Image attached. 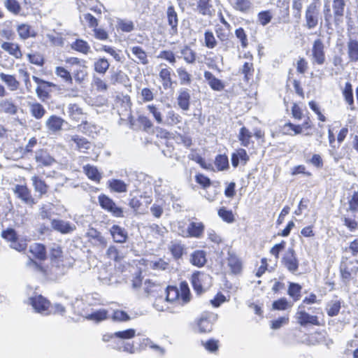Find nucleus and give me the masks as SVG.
I'll return each mask as SVG.
<instances>
[{
    "instance_id": "61",
    "label": "nucleus",
    "mask_w": 358,
    "mask_h": 358,
    "mask_svg": "<svg viewBox=\"0 0 358 358\" xmlns=\"http://www.w3.org/2000/svg\"><path fill=\"white\" fill-rule=\"evenodd\" d=\"M218 215L226 222L232 223L234 221V216L232 211L227 210L224 207L219 209Z\"/></svg>"
},
{
    "instance_id": "57",
    "label": "nucleus",
    "mask_w": 358,
    "mask_h": 358,
    "mask_svg": "<svg viewBox=\"0 0 358 358\" xmlns=\"http://www.w3.org/2000/svg\"><path fill=\"white\" fill-rule=\"evenodd\" d=\"M4 6L15 15L19 14L21 10V6L16 0H5Z\"/></svg>"
},
{
    "instance_id": "8",
    "label": "nucleus",
    "mask_w": 358,
    "mask_h": 358,
    "mask_svg": "<svg viewBox=\"0 0 358 358\" xmlns=\"http://www.w3.org/2000/svg\"><path fill=\"white\" fill-rule=\"evenodd\" d=\"M29 304L33 307L35 312L43 315H50V303L41 295H37L29 298Z\"/></svg>"
},
{
    "instance_id": "1",
    "label": "nucleus",
    "mask_w": 358,
    "mask_h": 358,
    "mask_svg": "<svg viewBox=\"0 0 358 358\" xmlns=\"http://www.w3.org/2000/svg\"><path fill=\"white\" fill-rule=\"evenodd\" d=\"M190 291L186 282H181L180 289L169 286L166 290V301L169 303L176 302L184 305L190 301Z\"/></svg>"
},
{
    "instance_id": "52",
    "label": "nucleus",
    "mask_w": 358,
    "mask_h": 358,
    "mask_svg": "<svg viewBox=\"0 0 358 358\" xmlns=\"http://www.w3.org/2000/svg\"><path fill=\"white\" fill-rule=\"evenodd\" d=\"M55 73L57 76L62 78L65 83H72L73 82V77L71 74L70 71H68L66 69L62 66H57L55 68Z\"/></svg>"
},
{
    "instance_id": "41",
    "label": "nucleus",
    "mask_w": 358,
    "mask_h": 358,
    "mask_svg": "<svg viewBox=\"0 0 358 358\" xmlns=\"http://www.w3.org/2000/svg\"><path fill=\"white\" fill-rule=\"evenodd\" d=\"M85 317L88 320L99 322L107 319L108 311L106 309L101 308L85 315Z\"/></svg>"
},
{
    "instance_id": "3",
    "label": "nucleus",
    "mask_w": 358,
    "mask_h": 358,
    "mask_svg": "<svg viewBox=\"0 0 358 358\" xmlns=\"http://www.w3.org/2000/svg\"><path fill=\"white\" fill-rule=\"evenodd\" d=\"M357 263L345 259L342 261L340 266V273L342 282L345 285H349L350 280L358 273Z\"/></svg>"
},
{
    "instance_id": "19",
    "label": "nucleus",
    "mask_w": 358,
    "mask_h": 358,
    "mask_svg": "<svg viewBox=\"0 0 358 358\" xmlns=\"http://www.w3.org/2000/svg\"><path fill=\"white\" fill-rule=\"evenodd\" d=\"M1 48L17 59H20L22 57V52L20 50V46L16 43L3 42L1 44Z\"/></svg>"
},
{
    "instance_id": "40",
    "label": "nucleus",
    "mask_w": 358,
    "mask_h": 358,
    "mask_svg": "<svg viewBox=\"0 0 358 358\" xmlns=\"http://www.w3.org/2000/svg\"><path fill=\"white\" fill-rule=\"evenodd\" d=\"M110 63L105 57H100L97 59L94 63V71L100 74H105L108 70Z\"/></svg>"
},
{
    "instance_id": "50",
    "label": "nucleus",
    "mask_w": 358,
    "mask_h": 358,
    "mask_svg": "<svg viewBox=\"0 0 358 358\" xmlns=\"http://www.w3.org/2000/svg\"><path fill=\"white\" fill-rule=\"evenodd\" d=\"M180 54L183 58V59L187 63V64H194L196 61V55L194 51H193L188 46L184 47L181 51Z\"/></svg>"
},
{
    "instance_id": "21",
    "label": "nucleus",
    "mask_w": 358,
    "mask_h": 358,
    "mask_svg": "<svg viewBox=\"0 0 358 358\" xmlns=\"http://www.w3.org/2000/svg\"><path fill=\"white\" fill-rule=\"evenodd\" d=\"M110 233L116 243H124L128 238L127 231L118 225H113L110 229Z\"/></svg>"
},
{
    "instance_id": "58",
    "label": "nucleus",
    "mask_w": 358,
    "mask_h": 358,
    "mask_svg": "<svg viewBox=\"0 0 358 358\" xmlns=\"http://www.w3.org/2000/svg\"><path fill=\"white\" fill-rule=\"evenodd\" d=\"M95 2V0H76L78 9L80 12H83L87 9L96 11V10L94 8V4Z\"/></svg>"
},
{
    "instance_id": "27",
    "label": "nucleus",
    "mask_w": 358,
    "mask_h": 358,
    "mask_svg": "<svg viewBox=\"0 0 358 358\" xmlns=\"http://www.w3.org/2000/svg\"><path fill=\"white\" fill-rule=\"evenodd\" d=\"M83 172L89 179L96 182H99L102 176L98 169L92 165L87 164L83 166Z\"/></svg>"
},
{
    "instance_id": "43",
    "label": "nucleus",
    "mask_w": 358,
    "mask_h": 358,
    "mask_svg": "<svg viewBox=\"0 0 358 358\" xmlns=\"http://www.w3.org/2000/svg\"><path fill=\"white\" fill-rule=\"evenodd\" d=\"M345 6L344 0H333L332 7L336 21L340 20L343 16Z\"/></svg>"
},
{
    "instance_id": "9",
    "label": "nucleus",
    "mask_w": 358,
    "mask_h": 358,
    "mask_svg": "<svg viewBox=\"0 0 358 358\" xmlns=\"http://www.w3.org/2000/svg\"><path fill=\"white\" fill-rule=\"evenodd\" d=\"M295 318L298 324L301 326L305 327L308 324L320 326V323L318 317L316 315H312L304 310L303 304L298 307L297 311L295 315Z\"/></svg>"
},
{
    "instance_id": "60",
    "label": "nucleus",
    "mask_w": 358,
    "mask_h": 358,
    "mask_svg": "<svg viewBox=\"0 0 358 358\" xmlns=\"http://www.w3.org/2000/svg\"><path fill=\"white\" fill-rule=\"evenodd\" d=\"M98 201L101 207L106 211H108L115 203L112 199L105 194H100L98 196Z\"/></svg>"
},
{
    "instance_id": "15",
    "label": "nucleus",
    "mask_w": 358,
    "mask_h": 358,
    "mask_svg": "<svg viewBox=\"0 0 358 358\" xmlns=\"http://www.w3.org/2000/svg\"><path fill=\"white\" fill-rule=\"evenodd\" d=\"M204 231V224L201 222H192L186 231L182 233L184 237L200 238Z\"/></svg>"
},
{
    "instance_id": "17",
    "label": "nucleus",
    "mask_w": 358,
    "mask_h": 358,
    "mask_svg": "<svg viewBox=\"0 0 358 358\" xmlns=\"http://www.w3.org/2000/svg\"><path fill=\"white\" fill-rule=\"evenodd\" d=\"M56 260L58 263L51 262V264L55 269V273L57 275H64L73 264L72 260L66 257L56 259Z\"/></svg>"
},
{
    "instance_id": "48",
    "label": "nucleus",
    "mask_w": 358,
    "mask_h": 358,
    "mask_svg": "<svg viewBox=\"0 0 358 358\" xmlns=\"http://www.w3.org/2000/svg\"><path fill=\"white\" fill-rule=\"evenodd\" d=\"M282 132L286 135L290 136L299 134L302 132V126L288 122L282 127Z\"/></svg>"
},
{
    "instance_id": "23",
    "label": "nucleus",
    "mask_w": 358,
    "mask_h": 358,
    "mask_svg": "<svg viewBox=\"0 0 358 358\" xmlns=\"http://www.w3.org/2000/svg\"><path fill=\"white\" fill-rule=\"evenodd\" d=\"M64 123V120L62 117L53 115L46 120L45 125L48 130L55 133L62 130Z\"/></svg>"
},
{
    "instance_id": "53",
    "label": "nucleus",
    "mask_w": 358,
    "mask_h": 358,
    "mask_svg": "<svg viewBox=\"0 0 358 358\" xmlns=\"http://www.w3.org/2000/svg\"><path fill=\"white\" fill-rule=\"evenodd\" d=\"M106 255L108 258L113 259L115 262H120L124 258L122 252H121L115 245H110L108 248Z\"/></svg>"
},
{
    "instance_id": "46",
    "label": "nucleus",
    "mask_w": 358,
    "mask_h": 358,
    "mask_svg": "<svg viewBox=\"0 0 358 358\" xmlns=\"http://www.w3.org/2000/svg\"><path fill=\"white\" fill-rule=\"evenodd\" d=\"M181 120L180 116L175 113L174 110H170L167 111L165 119L163 120V124L168 126H173L178 124Z\"/></svg>"
},
{
    "instance_id": "31",
    "label": "nucleus",
    "mask_w": 358,
    "mask_h": 358,
    "mask_svg": "<svg viewBox=\"0 0 358 358\" xmlns=\"http://www.w3.org/2000/svg\"><path fill=\"white\" fill-rule=\"evenodd\" d=\"M108 187L111 191L117 193H124L127 192L128 185L123 180L118 179H111L108 181Z\"/></svg>"
},
{
    "instance_id": "49",
    "label": "nucleus",
    "mask_w": 358,
    "mask_h": 358,
    "mask_svg": "<svg viewBox=\"0 0 358 358\" xmlns=\"http://www.w3.org/2000/svg\"><path fill=\"white\" fill-rule=\"evenodd\" d=\"M100 50L103 51L111 55L116 62H122V55L121 54L122 51L120 50H117L113 47L104 45L101 46Z\"/></svg>"
},
{
    "instance_id": "28",
    "label": "nucleus",
    "mask_w": 358,
    "mask_h": 358,
    "mask_svg": "<svg viewBox=\"0 0 358 358\" xmlns=\"http://www.w3.org/2000/svg\"><path fill=\"white\" fill-rule=\"evenodd\" d=\"M31 180L35 192L39 193L40 196L47 193L48 186L41 178L34 175L31 178Z\"/></svg>"
},
{
    "instance_id": "36",
    "label": "nucleus",
    "mask_w": 358,
    "mask_h": 358,
    "mask_svg": "<svg viewBox=\"0 0 358 358\" xmlns=\"http://www.w3.org/2000/svg\"><path fill=\"white\" fill-rule=\"evenodd\" d=\"M241 160L244 163H246L249 160V157L247 152L242 148L236 150V152L231 155V164L234 167H237L239 164V161Z\"/></svg>"
},
{
    "instance_id": "7",
    "label": "nucleus",
    "mask_w": 358,
    "mask_h": 358,
    "mask_svg": "<svg viewBox=\"0 0 358 358\" xmlns=\"http://www.w3.org/2000/svg\"><path fill=\"white\" fill-rule=\"evenodd\" d=\"M325 46L320 38L315 39L311 48V60L313 64L322 65L326 61Z\"/></svg>"
},
{
    "instance_id": "18",
    "label": "nucleus",
    "mask_w": 358,
    "mask_h": 358,
    "mask_svg": "<svg viewBox=\"0 0 358 358\" xmlns=\"http://www.w3.org/2000/svg\"><path fill=\"white\" fill-rule=\"evenodd\" d=\"M166 17L168 24L171 27L169 31L170 34L171 35L176 34L178 33V14L172 5L169 6L167 8Z\"/></svg>"
},
{
    "instance_id": "12",
    "label": "nucleus",
    "mask_w": 358,
    "mask_h": 358,
    "mask_svg": "<svg viewBox=\"0 0 358 358\" xmlns=\"http://www.w3.org/2000/svg\"><path fill=\"white\" fill-rule=\"evenodd\" d=\"M51 227L54 230H55L62 234L72 233L76 229V227L74 224H73L69 221H66L64 220H59V219L52 220H51Z\"/></svg>"
},
{
    "instance_id": "30",
    "label": "nucleus",
    "mask_w": 358,
    "mask_h": 358,
    "mask_svg": "<svg viewBox=\"0 0 358 358\" xmlns=\"http://www.w3.org/2000/svg\"><path fill=\"white\" fill-rule=\"evenodd\" d=\"M169 250L175 259L180 258L185 252V248L179 241H172L169 245Z\"/></svg>"
},
{
    "instance_id": "16",
    "label": "nucleus",
    "mask_w": 358,
    "mask_h": 358,
    "mask_svg": "<svg viewBox=\"0 0 358 358\" xmlns=\"http://www.w3.org/2000/svg\"><path fill=\"white\" fill-rule=\"evenodd\" d=\"M227 264L231 273L238 274L241 272L242 262L234 252H228Z\"/></svg>"
},
{
    "instance_id": "14",
    "label": "nucleus",
    "mask_w": 358,
    "mask_h": 358,
    "mask_svg": "<svg viewBox=\"0 0 358 358\" xmlns=\"http://www.w3.org/2000/svg\"><path fill=\"white\" fill-rule=\"evenodd\" d=\"M66 113L71 120L76 122L86 123L85 114L83 109L76 103H69L66 106Z\"/></svg>"
},
{
    "instance_id": "56",
    "label": "nucleus",
    "mask_w": 358,
    "mask_h": 358,
    "mask_svg": "<svg viewBox=\"0 0 358 358\" xmlns=\"http://www.w3.org/2000/svg\"><path fill=\"white\" fill-rule=\"evenodd\" d=\"M181 85H189L191 83V75L183 67H179L176 70Z\"/></svg>"
},
{
    "instance_id": "37",
    "label": "nucleus",
    "mask_w": 358,
    "mask_h": 358,
    "mask_svg": "<svg viewBox=\"0 0 358 358\" xmlns=\"http://www.w3.org/2000/svg\"><path fill=\"white\" fill-rule=\"evenodd\" d=\"M190 262L198 267L203 266L206 262V252L203 250L194 252L191 255Z\"/></svg>"
},
{
    "instance_id": "35",
    "label": "nucleus",
    "mask_w": 358,
    "mask_h": 358,
    "mask_svg": "<svg viewBox=\"0 0 358 358\" xmlns=\"http://www.w3.org/2000/svg\"><path fill=\"white\" fill-rule=\"evenodd\" d=\"M86 235L88 238L94 240L96 244L106 247L107 245V241L101 234L94 228H90L87 230Z\"/></svg>"
},
{
    "instance_id": "63",
    "label": "nucleus",
    "mask_w": 358,
    "mask_h": 358,
    "mask_svg": "<svg viewBox=\"0 0 358 358\" xmlns=\"http://www.w3.org/2000/svg\"><path fill=\"white\" fill-rule=\"evenodd\" d=\"M205 45L210 49L214 48L217 45V41L210 31H206L204 34Z\"/></svg>"
},
{
    "instance_id": "44",
    "label": "nucleus",
    "mask_w": 358,
    "mask_h": 358,
    "mask_svg": "<svg viewBox=\"0 0 358 358\" xmlns=\"http://www.w3.org/2000/svg\"><path fill=\"white\" fill-rule=\"evenodd\" d=\"M197 8L199 12L203 15L211 16L213 15V9L210 0H199Z\"/></svg>"
},
{
    "instance_id": "22",
    "label": "nucleus",
    "mask_w": 358,
    "mask_h": 358,
    "mask_svg": "<svg viewBox=\"0 0 358 358\" xmlns=\"http://www.w3.org/2000/svg\"><path fill=\"white\" fill-rule=\"evenodd\" d=\"M131 53L136 57V59L132 60L136 64L146 65L149 63L147 52L140 46H133L130 48Z\"/></svg>"
},
{
    "instance_id": "62",
    "label": "nucleus",
    "mask_w": 358,
    "mask_h": 358,
    "mask_svg": "<svg viewBox=\"0 0 358 358\" xmlns=\"http://www.w3.org/2000/svg\"><path fill=\"white\" fill-rule=\"evenodd\" d=\"M215 164L219 171L225 170L229 167L228 157L226 155H218L215 158Z\"/></svg>"
},
{
    "instance_id": "55",
    "label": "nucleus",
    "mask_w": 358,
    "mask_h": 358,
    "mask_svg": "<svg viewBox=\"0 0 358 358\" xmlns=\"http://www.w3.org/2000/svg\"><path fill=\"white\" fill-rule=\"evenodd\" d=\"M301 286L297 283L290 282L288 288V294L294 299L298 301L301 296Z\"/></svg>"
},
{
    "instance_id": "20",
    "label": "nucleus",
    "mask_w": 358,
    "mask_h": 358,
    "mask_svg": "<svg viewBox=\"0 0 358 358\" xmlns=\"http://www.w3.org/2000/svg\"><path fill=\"white\" fill-rule=\"evenodd\" d=\"M203 76L213 90L220 92L224 90L225 87L224 83L221 80L217 78L211 72L207 71H205Z\"/></svg>"
},
{
    "instance_id": "42",
    "label": "nucleus",
    "mask_w": 358,
    "mask_h": 358,
    "mask_svg": "<svg viewBox=\"0 0 358 358\" xmlns=\"http://www.w3.org/2000/svg\"><path fill=\"white\" fill-rule=\"evenodd\" d=\"M29 110L31 115L37 120L41 119L45 114V109L39 103H30Z\"/></svg>"
},
{
    "instance_id": "26",
    "label": "nucleus",
    "mask_w": 358,
    "mask_h": 358,
    "mask_svg": "<svg viewBox=\"0 0 358 358\" xmlns=\"http://www.w3.org/2000/svg\"><path fill=\"white\" fill-rule=\"evenodd\" d=\"M179 107L183 110H187L189 108L190 94L187 89H181L178 92L177 99Z\"/></svg>"
},
{
    "instance_id": "32",
    "label": "nucleus",
    "mask_w": 358,
    "mask_h": 358,
    "mask_svg": "<svg viewBox=\"0 0 358 358\" xmlns=\"http://www.w3.org/2000/svg\"><path fill=\"white\" fill-rule=\"evenodd\" d=\"M35 159L36 162L42 166H50L55 162L54 158L44 150L37 152L35 155Z\"/></svg>"
},
{
    "instance_id": "29",
    "label": "nucleus",
    "mask_w": 358,
    "mask_h": 358,
    "mask_svg": "<svg viewBox=\"0 0 358 358\" xmlns=\"http://www.w3.org/2000/svg\"><path fill=\"white\" fill-rule=\"evenodd\" d=\"M29 252L34 257L44 260L46 258V250L43 244L34 243L29 247Z\"/></svg>"
},
{
    "instance_id": "10",
    "label": "nucleus",
    "mask_w": 358,
    "mask_h": 358,
    "mask_svg": "<svg viewBox=\"0 0 358 358\" xmlns=\"http://www.w3.org/2000/svg\"><path fill=\"white\" fill-rule=\"evenodd\" d=\"M282 264L292 273H296L299 268V261L292 248H288L282 258Z\"/></svg>"
},
{
    "instance_id": "59",
    "label": "nucleus",
    "mask_w": 358,
    "mask_h": 358,
    "mask_svg": "<svg viewBox=\"0 0 358 358\" xmlns=\"http://www.w3.org/2000/svg\"><path fill=\"white\" fill-rule=\"evenodd\" d=\"M148 111L152 115L157 124L163 123V117L160 110L154 104H149L146 106Z\"/></svg>"
},
{
    "instance_id": "54",
    "label": "nucleus",
    "mask_w": 358,
    "mask_h": 358,
    "mask_svg": "<svg viewBox=\"0 0 358 358\" xmlns=\"http://www.w3.org/2000/svg\"><path fill=\"white\" fill-rule=\"evenodd\" d=\"M117 27L124 32H131L134 29V24L131 20L118 19Z\"/></svg>"
},
{
    "instance_id": "13",
    "label": "nucleus",
    "mask_w": 358,
    "mask_h": 358,
    "mask_svg": "<svg viewBox=\"0 0 358 358\" xmlns=\"http://www.w3.org/2000/svg\"><path fill=\"white\" fill-rule=\"evenodd\" d=\"M67 138L69 145L73 147L75 144V148L80 152H85L91 148V143L84 137L78 135H71L69 136Z\"/></svg>"
},
{
    "instance_id": "25",
    "label": "nucleus",
    "mask_w": 358,
    "mask_h": 358,
    "mask_svg": "<svg viewBox=\"0 0 358 358\" xmlns=\"http://www.w3.org/2000/svg\"><path fill=\"white\" fill-rule=\"evenodd\" d=\"M347 52L350 62H358V40L350 38L347 42Z\"/></svg>"
},
{
    "instance_id": "6",
    "label": "nucleus",
    "mask_w": 358,
    "mask_h": 358,
    "mask_svg": "<svg viewBox=\"0 0 358 358\" xmlns=\"http://www.w3.org/2000/svg\"><path fill=\"white\" fill-rule=\"evenodd\" d=\"M217 316L213 313H204L196 321V330L199 333H208L213 329Z\"/></svg>"
},
{
    "instance_id": "24",
    "label": "nucleus",
    "mask_w": 358,
    "mask_h": 358,
    "mask_svg": "<svg viewBox=\"0 0 358 358\" xmlns=\"http://www.w3.org/2000/svg\"><path fill=\"white\" fill-rule=\"evenodd\" d=\"M0 79L6 84L10 91H16L20 87V83L14 75L0 73Z\"/></svg>"
},
{
    "instance_id": "34",
    "label": "nucleus",
    "mask_w": 358,
    "mask_h": 358,
    "mask_svg": "<svg viewBox=\"0 0 358 358\" xmlns=\"http://www.w3.org/2000/svg\"><path fill=\"white\" fill-rule=\"evenodd\" d=\"M17 31L19 37L23 40L36 36L35 31L31 29V26L27 24H19L17 27Z\"/></svg>"
},
{
    "instance_id": "45",
    "label": "nucleus",
    "mask_w": 358,
    "mask_h": 358,
    "mask_svg": "<svg viewBox=\"0 0 358 358\" xmlns=\"http://www.w3.org/2000/svg\"><path fill=\"white\" fill-rule=\"evenodd\" d=\"M71 48L72 49L85 55H87L90 52V45L87 41L82 39H76L71 44Z\"/></svg>"
},
{
    "instance_id": "38",
    "label": "nucleus",
    "mask_w": 358,
    "mask_h": 358,
    "mask_svg": "<svg viewBox=\"0 0 358 358\" xmlns=\"http://www.w3.org/2000/svg\"><path fill=\"white\" fill-rule=\"evenodd\" d=\"M0 110L13 115L17 112V106L11 100L4 99L0 102Z\"/></svg>"
},
{
    "instance_id": "11",
    "label": "nucleus",
    "mask_w": 358,
    "mask_h": 358,
    "mask_svg": "<svg viewBox=\"0 0 358 358\" xmlns=\"http://www.w3.org/2000/svg\"><path fill=\"white\" fill-rule=\"evenodd\" d=\"M13 191L15 195L26 204L33 206L36 203L34 199L31 196L30 189L26 185H15L13 187Z\"/></svg>"
},
{
    "instance_id": "4",
    "label": "nucleus",
    "mask_w": 358,
    "mask_h": 358,
    "mask_svg": "<svg viewBox=\"0 0 358 358\" xmlns=\"http://www.w3.org/2000/svg\"><path fill=\"white\" fill-rule=\"evenodd\" d=\"M211 277L206 273L197 272L192 275V284L197 294L208 289L211 285Z\"/></svg>"
},
{
    "instance_id": "51",
    "label": "nucleus",
    "mask_w": 358,
    "mask_h": 358,
    "mask_svg": "<svg viewBox=\"0 0 358 358\" xmlns=\"http://www.w3.org/2000/svg\"><path fill=\"white\" fill-rule=\"evenodd\" d=\"M87 76V73L85 70V66L81 64L76 69L73 70L72 77H73L77 83L80 84L85 80Z\"/></svg>"
},
{
    "instance_id": "64",
    "label": "nucleus",
    "mask_w": 358,
    "mask_h": 358,
    "mask_svg": "<svg viewBox=\"0 0 358 358\" xmlns=\"http://www.w3.org/2000/svg\"><path fill=\"white\" fill-rule=\"evenodd\" d=\"M190 160L194 161L198 163L202 168L209 170L210 169L211 164H207L204 159L197 153L192 152L188 155Z\"/></svg>"
},
{
    "instance_id": "33",
    "label": "nucleus",
    "mask_w": 358,
    "mask_h": 358,
    "mask_svg": "<svg viewBox=\"0 0 358 358\" xmlns=\"http://www.w3.org/2000/svg\"><path fill=\"white\" fill-rule=\"evenodd\" d=\"M341 308V302L336 299L329 301L326 306L325 310L329 317H334L338 315Z\"/></svg>"
},
{
    "instance_id": "2",
    "label": "nucleus",
    "mask_w": 358,
    "mask_h": 358,
    "mask_svg": "<svg viewBox=\"0 0 358 358\" xmlns=\"http://www.w3.org/2000/svg\"><path fill=\"white\" fill-rule=\"evenodd\" d=\"M135 336L136 330L134 329L115 331V336L117 341L115 342V349L129 354H134L136 352V348L133 343L128 341L134 338Z\"/></svg>"
},
{
    "instance_id": "47",
    "label": "nucleus",
    "mask_w": 358,
    "mask_h": 358,
    "mask_svg": "<svg viewBox=\"0 0 358 358\" xmlns=\"http://www.w3.org/2000/svg\"><path fill=\"white\" fill-rule=\"evenodd\" d=\"M159 77L162 80V85L164 89H169L172 87L173 82L171 77V71L169 69H162L159 72Z\"/></svg>"
},
{
    "instance_id": "39",
    "label": "nucleus",
    "mask_w": 358,
    "mask_h": 358,
    "mask_svg": "<svg viewBox=\"0 0 358 358\" xmlns=\"http://www.w3.org/2000/svg\"><path fill=\"white\" fill-rule=\"evenodd\" d=\"M252 137V133L248 129L245 127L241 128L238 138L241 145L248 147L251 143Z\"/></svg>"
},
{
    "instance_id": "5",
    "label": "nucleus",
    "mask_w": 358,
    "mask_h": 358,
    "mask_svg": "<svg viewBox=\"0 0 358 358\" xmlns=\"http://www.w3.org/2000/svg\"><path fill=\"white\" fill-rule=\"evenodd\" d=\"M320 17V8L316 2H312L308 6L305 13V27L313 29L317 26Z\"/></svg>"
}]
</instances>
